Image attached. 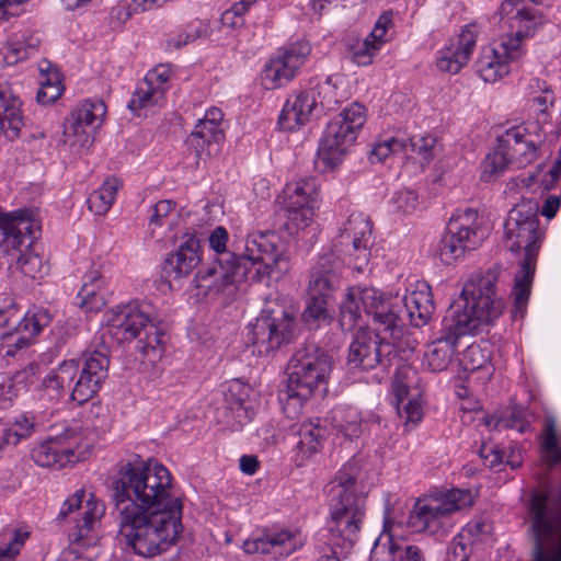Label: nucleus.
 Returning <instances> with one entry per match:
<instances>
[{"mask_svg": "<svg viewBox=\"0 0 561 561\" xmlns=\"http://www.w3.org/2000/svg\"><path fill=\"white\" fill-rule=\"evenodd\" d=\"M108 365L107 346L88 350L79 359L64 360L48 373L41 382V396L59 401L72 385L70 398L81 405L99 392L107 377Z\"/></svg>", "mask_w": 561, "mask_h": 561, "instance_id": "obj_5", "label": "nucleus"}, {"mask_svg": "<svg viewBox=\"0 0 561 561\" xmlns=\"http://www.w3.org/2000/svg\"><path fill=\"white\" fill-rule=\"evenodd\" d=\"M311 51L307 42H297L271 59L262 75L266 89H276L291 81Z\"/></svg>", "mask_w": 561, "mask_h": 561, "instance_id": "obj_21", "label": "nucleus"}, {"mask_svg": "<svg viewBox=\"0 0 561 561\" xmlns=\"http://www.w3.org/2000/svg\"><path fill=\"white\" fill-rule=\"evenodd\" d=\"M327 430L319 423L310 421L302 423L298 430L299 440L296 444L302 458H309L318 451L321 440L327 436Z\"/></svg>", "mask_w": 561, "mask_h": 561, "instance_id": "obj_37", "label": "nucleus"}, {"mask_svg": "<svg viewBox=\"0 0 561 561\" xmlns=\"http://www.w3.org/2000/svg\"><path fill=\"white\" fill-rule=\"evenodd\" d=\"M500 276L501 267L493 266L465 283L459 298L442 320V335L427 346L424 357L432 371H443L449 366L461 336L483 331L502 316L505 302L497 295Z\"/></svg>", "mask_w": 561, "mask_h": 561, "instance_id": "obj_2", "label": "nucleus"}, {"mask_svg": "<svg viewBox=\"0 0 561 561\" xmlns=\"http://www.w3.org/2000/svg\"><path fill=\"white\" fill-rule=\"evenodd\" d=\"M488 356L479 345H470L465 353V365L468 370L481 369L488 362Z\"/></svg>", "mask_w": 561, "mask_h": 561, "instance_id": "obj_62", "label": "nucleus"}, {"mask_svg": "<svg viewBox=\"0 0 561 561\" xmlns=\"http://www.w3.org/2000/svg\"><path fill=\"white\" fill-rule=\"evenodd\" d=\"M199 243L194 234L186 232L179 249L169 254L162 265V277L171 283L187 277L201 263Z\"/></svg>", "mask_w": 561, "mask_h": 561, "instance_id": "obj_23", "label": "nucleus"}, {"mask_svg": "<svg viewBox=\"0 0 561 561\" xmlns=\"http://www.w3.org/2000/svg\"><path fill=\"white\" fill-rule=\"evenodd\" d=\"M318 89L316 95L321 96V104L328 110H332L348 96L345 89V79L341 75L328 77L325 81L319 84Z\"/></svg>", "mask_w": 561, "mask_h": 561, "instance_id": "obj_38", "label": "nucleus"}, {"mask_svg": "<svg viewBox=\"0 0 561 561\" xmlns=\"http://www.w3.org/2000/svg\"><path fill=\"white\" fill-rule=\"evenodd\" d=\"M404 152L408 154V145L405 138L390 137L378 141L370 150L369 159L373 163L381 162L390 154Z\"/></svg>", "mask_w": 561, "mask_h": 561, "instance_id": "obj_45", "label": "nucleus"}, {"mask_svg": "<svg viewBox=\"0 0 561 561\" xmlns=\"http://www.w3.org/2000/svg\"><path fill=\"white\" fill-rule=\"evenodd\" d=\"M398 341L385 332L358 329L348 345L345 366L348 371L388 368L398 357Z\"/></svg>", "mask_w": 561, "mask_h": 561, "instance_id": "obj_12", "label": "nucleus"}, {"mask_svg": "<svg viewBox=\"0 0 561 561\" xmlns=\"http://www.w3.org/2000/svg\"><path fill=\"white\" fill-rule=\"evenodd\" d=\"M359 469L346 462L325 485L330 517L327 526L333 546L348 551L357 541L366 515V496L356 492Z\"/></svg>", "mask_w": 561, "mask_h": 561, "instance_id": "obj_3", "label": "nucleus"}, {"mask_svg": "<svg viewBox=\"0 0 561 561\" xmlns=\"http://www.w3.org/2000/svg\"><path fill=\"white\" fill-rule=\"evenodd\" d=\"M328 304L329 299L308 297L301 318L310 330L318 329L321 323L327 322L330 319Z\"/></svg>", "mask_w": 561, "mask_h": 561, "instance_id": "obj_43", "label": "nucleus"}, {"mask_svg": "<svg viewBox=\"0 0 561 561\" xmlns=\"http://www.w3.org/2000/svg\"><path fill=\"white\" fill-rule=\"evenodd\" d=\"M378 48L366 37L357 43L352 50V60L358 66H367L373 62V57Z\"/></svg>", "mask_w": 561, "mask_h": 561, "instance_id": "obj_57", "label": "nucleus"}, {"mask_svg": "<svg viewBox=\"0 0 561 561\" xmlns=\"http://www.w3.org/2000/svg\"><path fill=\"white\" fill-rule=\"evenodd\" d=\"M383 553H387L389 561H426L425 553L420 547L398 543L392 537H388L385 543H375L371 560L378 561Z\"/></svg>", "mask_w": 561, "mask_h": 561, "instance_id": "obj_35", "label": "nucleus"}, {"mask_svg": "<svg viewBox=\"0 0 561 561\" xmlns=\"http://www.w3.org/2000/svg\"><path fill=\"white\" fill-rule=\"evenodd\" d=\"M335 118L343 119L345 125L357 135V131L366 122V110L364 105L355 102L340 113Z\"/></svg>", "mask_w": 561, "mask_h": 561, "instance_id": "obj_53", "label": "nucleus"}, {"mask_svg": "<svg viewBox=\"0 0 561 561\" xmlns=\"http://www.w3.org/2000/svg\"><path fill=\"white\" fill-rule=\"evenodd\" d=\"M416 371L407 365L397 369L392 381V392L397 398V410L399 417L408 428H413L423 419V410L416 397L419 392L409 398L410 389L414 383Z\"/></svg>", "mask_w": 561, "mask_h": 561, "instance_id": "obj_22", "label": "nucleus"}, {"mask_svg": "<svg viewBox=\"0 0 561 561\" xmlns=\"http://www.w3.org/2000/svg\"><path fill=\"white\" fill-rule=\"evenodd\" d=\"M174 203L168 199H162L150 207L149 224L154 226H162L163 219L169 216L173 210Z\"/></svg>", "mask_w": 561, "mask_h": 561, "instance_id": "obj_63", "label": "nucleus"}, {"mask_svg": "<svg viewBox=\"0 0 561 561\" xmlns=\"http://www.w3.org/2000/svg\"><path fill=\"white\" fill-rule=\"evenodd\" d=\"M477 26L466 25L455 43L438 51L437 68L443 72L458 73L467 64L477 44Z\"/></svg>", "mask_w": 561, "mask_h": 561, "instance_id": "obj_24", "label": "nucleus"}, {"mask_svg": "<svg viewBox=\"0 0 561 561\" xmlns=\"http://www.w3.org/2000/svg\"><path fill=\"white\" fill-rule=\"evenodd\" d=\"M333 366L332 357L313 343L305 344L290 358L285 389V410L297 412L317 391L324 392Z\"/></svg>", "mask_w": 561, "mask_h": 561, "instance_id": "obj_6", "label": "nucleus"}, {"mask_svg": "<svg viewBox=\"0 0 561 561\" xmlns=\"http://www.w3.org/2000/svg\"><path fill=\"white\" fill-rule=\"evenodd\" d=\"M248 396V387L239 380H232L229 383L226 400L229 409L237 412L238 423L242 424V417L247 419V409L244 408V397Z\"/></svg>", "mask_w": 561, "mask_h": 561, "instance_id": "obj_47", "label": "nucleus"}, {"mask_svg": "<svg viewBox=\"0 0 561 561\" xmlns=\"http://www.w3.org/2000/svg\"><path fill=\"white\" fill-rule=\"evenodd\" d=\"M108 289L105 279L98 271L83 276V284L77 295L78 305L87 312H96L107 304Z\"/></svg>", "mask_w": 561, "mask_h": 561, "instance_id": "obj_32", "label": "nucleus"}, {"mask_svg": "<svg viewBox=\"0 0 561 561\" xmlns=\"http://www.w3.org/2000/svg\"><path fill=\"white\" fill-rule=\"evenodd\" d=\"M538 213L537 203L523 201L511 209L504 225L505 236L508 240H512L510 250L517 252L524 249L525 251L519 270L515 274L512 289L514 317L518 313L523 317L531 291L537 254L543 237V232L539 229Z\"/></svg>", "mask_w": 561, "mask_h": 561, "instance_id": "obj_4", "label": "nucleus"}, {"mask_svg": "<svg viewBox=\"0 0 561 561\" xmlns=\"http://www.w3.org/2000/svg\"><path fill=\"white\" fill-rule=\"evenodd\" d=\"M147 308V305L138 301L117 306L106 313V324L110 334L117 341H136V350L154 362L162 353L163 333Z\"/></svg>", "mask_w": 561, "mask_h": 561, "instance_id": "obj_7", "label": "nucleus"}, {"mask_svg": "<svg viewBox=\"0 0 561 561\" xmlns=\"http://www.w3.org/2000/svg\"><path fill=\"white\" fill-rule=\"evenodd\" d=\"M340 309L339 322L343 330L353 329L362 312H365L378 324L376 330L389 334L393 341H400L402 337L398 305L390 296L374 287L358 285L348 288Z\"/></svg>", "mask_w": 561, "mask_h": 561, "instance_id": "obj_8", "label": "nucleus"}, {"mask_svg": "<svg viewBox=\"0 0 561 561\" xmlns=\"http://www.w3.org/2000/svg\"><path fill=\"white\" fill-rule=\"evenodd\" d=\"M334 426L347 438H356L362 433V419L355 408H337L333 410Z\"/></svg>", "mask_w": 561, "mask_h": 561, "instance_id": "obj_40", "label": "nucleus"}, {"mask_svg": "<svg viewBox=\"0 0 561 561\" xmlns=\"http://www.w3.org/2000/svg\"><path fill=\"white\" fill-rule=\"evenodd\" d=\"M526 0H504L500 7L501 27L506 32L500 37L504 51L512 58L523 55L522 42L531 36L542 23L541 15L534 8H528ZM538 3V0H530Z\"/></svg>", "mask_w": 561, "mask_h": 561, "instance_id": "obj_15", "label": "nucleus"}, {"mask_svg": "<svg viewBox=\"0 0 561 561\" xmlns=\"http://www.w3.org/2000/svg\"><path fill=\"white\" fill-rule=\"evenodd\" d=\"M407 140L408 153L417 154L425 162H430L434 157V147L436 139L433 136H413Z\"/></svg>", "mask_w": 561, "mask_h": 561, "instance_id": "obj_50", "label": "nucleus"}, {"mask_svg": "<svg viewBox=\"0 0 561 561\" xmlns=\"http://www.w3.org/2000/svg\"><path fill=\"white\" fill-rule=\"evenodd\" d=\"M301 540L296 533L288 530L267 529L245 543L248 552L273 554L275 558L289 557L301 547Z\"/></svg>", "mask_w": 561, "mask_h": 561, "instance_id": "obj_27", "label": "nucleus"}, {"mask_svg": "<svg viewBox=\"0 0 561 561\" xmlns=\"http://www.w3.org/2000/svg\"><path fill=\"white\" fill-rule=\"evenodd\" d=\"M469 489H450L419 500L409 514L408 527L413 533L444 536L453 528L451 515L473 505Z\"/></svg>", "mask_w": 561, "mask_h": 561, "instance_id": "obj_10", "label": "nucleus"}, {"mask_svg": "<svg viewBox=\"0 0 561 561\" xmlns=\"http://www.w3.org/2000/svg\"><path fill=\"white\" fill-rule=\"evenodd\" d=\"M38 39L34 43H23L21 41L9 42L0 49V60L7 66H14L36 51Z\"/></svg>", "mask_w": 561, "mask_h": 561, "instance_id": "obj_44", "label": "nucleus"}, {"mask_svg": "<svg viewBox=\"0 0 561 561\" xmlns=\"http://www.w3.org/2000/svg\"><path fill=\"white\" fill-rule=\"evenodd\" d=\"M319 196V183L316 178L307 176L288 183L284 190L285 207L314 206Z\"/></svg>", "mask_w": 561, "mask_h": 561, "instance_id": "obj_34", "label": "nucleus"}, {"mask_svg": "<svg viewBox=\"0 0 561 561\" xmlns=\"http://www.w3.org/2000/svg\"><path fill=\"white\" fill-rule=\"evenodd\" d=\"M168 0H122L112 11L113 15L121 22H125L138 11L150 10L162 5Z\"/></svg>", "mask_w": 561, "mask_h": 561, "instance_id": "obj_46", "label": "nucleus"}, {"mask_svg": "<svg viewBox=\"0 0 561 561\" xmlns=\"http://www.w3.org/2000/svg\"><path fill=\"white\" fill-rule=\"evenodd\" d=\"M219 142L218 140H210V138L203 134L196 133H191L186 139V145L194 149L197 159L210 157L218 150Z\"/></svg>", "mask_w": 561, "mask_h": 561, "instance_id": "obj_52", "label": "nucleus"}, {"mask_svg": "<svg viewBox=\"0 0 561 561\" xmlns=\"http://www.w3.org/2000/svg\"><path fill=\"white\" fill-rule=\"evenodd\" d=\"M501 423L504 427L516 430L519 433H525L529 428L526 409L517 405L511 409L508 415Z\"/></svg>", "mask_w": 561, "mask_h": 561, "instance_id": "obj_56", "label": "nucleus"}, {"mask_svg": "<svg viewBox=\"0 0 561 561\" xmlns=\"http://www.w3.org/2000/svg\"><path fill=\"white\" fill-rule=\"evenodd\" d=\"M390 204L394 211L407 214L416 208L419 198L414 191L402 190L392 195Z\"/></svg>", "mask_w": 561, "mask_h": 561, "instance_id": "obj_54", "label": "nucleus"}, {"mask_svg": "<svg viewBox=\"0 0 561 561\" xmlns=\"http://www.w3.org/2000/svg\"><path fill=\"white\" fill-rule=\"evenodd\" d=\"M88 454L78 430L66 428L64 433L34 447L32 458L41 467L61 469L69 463L84 460Z\"/></svg>", "mask_w": 561, "mask_h": 561, "instance_id": "obj_18", "label": "nucleus"}, {"mask_svg": "<svg viewBox=\"0 0 561 561\" xmlns=\"http://www.w3.org/2000/svg\"><path fill=\"white\" fill-rule=\"evenodd\" d=\"M41 376V366L37 363H30L24 368L15 371L10 378L11 383L19 391L27 390L31 386L36 383Z\"/></svg>", "mask_w": 561, "mask_h": 561, "instance_id": "obj_51", "label": "nucleus"}, {"mask_svg": "<svg viewBox=\"0 0 561 561\" xmlns=\"http://www.w3.org/2000/svg\"><path fill=\"white\" fill-rule=\"evenodd\" d=\"M104 513V503L83 489L77 490L61 505L57 519L73 524L68 534L69 553L75 554L77 561H92L96 558L98 547L91 543L90 534Z\"/></svg>", "mask_w": 561, "mask_h": 561, "instance_id": "obj_9", "label": "nucleus"}, {"mask_svg": "<svg viewBox=\"0 0 561 561\" xmlns=\"http://www.w3.org/2000/svg\"><path fill=\"white\" fill-rule=\"evenodd\" d=\"M482 238L478 211L472 208L457 210L451 215L437 245L440 261L446 265L455 263L467 251L474 250Z\"/></svg>", "mask_w": 561, "mask_h": 561, "instance_id": "obj_14", "label": "nucleus"}, {"mask_svg": "<svg viewBox=\"0 0 561 561\" xmlns=\"http://www.w3.org/2000/svg\"><path fill=\"white\" fill-rule=\"evenodd\" d=\"M341 261L334 253L322 255L312 268L308 283V297L330 299L340 284Z\"/></svg>", "mask_w": 561, "mask_h": 561, "instance_id": "obj_25", "label": "nucleus"}, {"mask_svg": "<svg viewBox=\"0 0 561 561\" xmlns=\"http://www.w3.org/2000/svg\"><path fill=\"white\" fill-rule=\"evenodd\" d=\"M539 451L541 461L548 468L561 463V447L553 422L547 423L540 435Z\"/></svg>", "mask_w": 561, "mask_h": 561, "instance_id": "obj_39", "label": "nucleus"}, {"mask_svg": "<svg viewBox=\"0 0 561 561\" xmlns=\"http://www.w3.org/2000/svg\"><path fill=\"white\" fill-rule=\"evenodd\" d=\"M356 137L357 135L345 125L343 119H331L320 139L317 168L325 172L339 165Z\"/></svg>", "mask_w": 561, "mask_h": 561, "instance_id": "obj_20", "label": "nucleus"}, {"mask_svg": "<svg viewBox=\"0 0 561 561\" xmlns=\"http://www.w3.org/2000/svg\"><path fill=\"white\" fill-rule=\"evenodd\" d=\"M294 327L293 310L284 306L266 308L250 327L248 341L257 348L259 355H267L290 342Z\"/></svg>", "mask_w": 561, "mask_h": 561, "instance_id": "obj_16", "label": "nucleus"}, {"mask_svg": "<svg viewBox=\"0 0 561 561\" xmlns=\"http://www.w3.org/2000/svg\"><path fill=\"white\" fill-rule=\"evenodd\" d=\"M479 456L488 468H495L503 463L504 453L494 446L482 445L479 449Z\"/></svg>", "mask_w": 561, "mask_h": 561, "instance_id": "obj_64", "label": "nucleus"}, {"mask_svg": "<svg viewBox=\"0 0 561 561\" xmlns=\"http://www.w3.org/2000/svg\"><path fill=\"white\" fill-rule=\"evenodd\" d=\"M51 321L53 313L47 308L35 307L21 320L16 319L12 309L0 310V355L13 357L28 347Z\"/></svg>", "mask_w": 561, "mask_h": 561, "instance_id": "obj_13", "label": "nucleus"}, {"mask_svg": "<svg viewBox=\"0 0 561 561\" xmlns=\"http://www.w3.org/2000/svg\"><path fill=\"white\" fill-rule=\"evenodd\" d=\"M287 215V229L288 230H304L311 222L314 215V206L302 207H285Z\"/></svg>", "mask_w": 561, "mask_h": 561, "instance_id": "obj_49", "label": "nucleus"}, {"mask_svg": "<svg viewBox=\"0 0 561 561\" xmlns=\"http://www.w3.org/2000/svg\"><path fill=\"white\" fill-rule=\"evenodd\" d=\"M391 24H392L391 13L385 12L378 18L373 31L367 36V37H369V41H371V43L378 49L380 48V46L383 43H386L388 41L387 32Z\"/></svg>", "mask_w": 561, "mask_h": 561, "instance_id": "obj_58", "label": "nucleus"}, {"mask_svg": "<svg viewBox=\"0 0 561 561\" xmlns=\"http://www.w3.org/2000/svg\"><path fill=\"white\" fill-rule=\"evenodd\" d=\"M163 96L164 94L161 93V90L152 87L149 82L142 79L138 82L135 91L133 92L127 107L134 113H137L142 108L158 105Z\"/></svg>", "mask_w": 561, "mask_h": 561, "instance_id": "obj_41", "label": "nucleus"}, {"mask_svg": "<svg viewBox=\"0 0 561 561\" xmlns=\"http://www.w3.org/2000/svg\"><path fill=\"white\" fill-rule=\"evenodd\" d=\"M238 260L247 262L251 282L279 279L289 270L288 259L284 255L280 238L272 231L254 232L248 236L243 254Z\"/></svg>", "mask_w": 561, "mask_h": 561, "instance_id": "obj_11", "label": "nucleus"}, {"mask_svg": "<svg viewBox=\"0 0 561 561\" xmlns=\"http://www.w3.org/2000/svg\"><path fill=\"white\" fill-rule=\"evenodd\" d=\"M21 101L8 82H0V135L18 138L23 126Z\"/></svg>", "mask_w": 561, "mask_h": 561, "instance_id": "obj_29", "label": "nucleus"}, {"mask_svg": "<svg viewBox=\"0 0 561 561\" xmlns=\"http://www.w3.org/2000/svg\"><path fill=\"white\" fill-rule=\"evenodd\" d=\"M402 302L411 323L416 328L426 325L435 311L431 287L426 283L419 284L415 290L405 294Z\"/></svg>", "mask_w": 561, "mask_h": 561, "instance_id": "obj_31", "label": "nucleus"}, {"mask_svg": "<svg viewBox=\"0 0 561 561\" xmlns=\"http://www.w3.org/2000/svg\"><path fill=\"white\" fill-rule=\"evenodd\" d=\"M502 147L506 148L513 160V165L520 169L533 163L538 158V149L527 128L523 125L513 126L497 136Z\"/></svg>", "mask_w": 561, "mask_h": 561, "instance_id": "obj_28", "label": "nucleus"}, {"mask_svg": "<svg viewBox=\"0 0 561 561\" xmlns=\"http://www.w3.org/2000/svg\"><path fill=\"white\" fill-rule=\"evenodd\" d=\"M112 490L118 539L125 549L152 558L176 543L183 530V503L162 463L137 456L121 466Z\"/></svg>", "mask_w": 561, "mask_h": 561, "instance_id": "obj_1", "label": "nucleus"}, {"mask_svg": "<svg viewBox=\"0 0 561 561\" xmlns=\"http://www.w3.org/2000/svg\"><path fill=\"white\" fill-rule=\"evenodd\" d=\"M30 536L25 528H15L9 534L8 542L0 548V561H11L21 550Z\"/></svg>", "mask_w": 561, "mask_h": 561, "instance_id": "obj_48", "label": "nucleus"}, {"mask_svg": "<svg viewBox=\"0 0 561 561\" xmlns=\"http://www.w3.org/2000/svg\"><path fill=\"white\" fill-rule=\"evenodd\" d=\"M471 547L468 543V538L461 533L457 535L448 546L447 561H468Z\"/></svg>", "mask_w": 561, "mask_h": 561, "instance_id": "obj_55", "label": "nucleus"}, {"mask_svg": "<svg viewBox=\"0 0 561 561\" xmlns=\"http://www.w3.org/2000/svg\"><path fill=\"white\" fill-rule=\"evenodd\" d=\"M121 182L118 179L112 176L106 179L103 184L93 191L88 197V207L95 215H105L112 207Z\"/></svg>", "mask_w": 561, "mask_h": 561, "instance_id": "obj_36", "label": "nucleus"}, {"mask_svg": "<svg viewBox=\"0 0 561 561\" xmlns=\"http://www.w3.org/2000/svg\"><path fill=\"white\" fill-rule=\"evenodd\" d=\"M510 164H513V160L506 148H503L501 141L497 140L494 151L488 153L483 161L482 179L490 181L492 178L499 176Z\"/></svg>", "mask_w": 561, "mask_h": 561, "instance_id": "obj_42", "label": "nucleus"}, {"mask_svg": "<svg viewBox=\"0 0 561 561\" xmlns=\"http://www.w3.org/2000/svg\"><path fill=\"white\" fill-rule=\"evenodd\" d=\"M171 77V69L168 65H158L152 70L148 71L145 76V80L152 87L161 90V93H165L168 89V82Z\"/></svg>", "mask_w": 561, "mask_h": 561, "instance_id": "obj_59", "label": "nucleus"}, {"mask_svg": "<svg viewBox=\"0 0 561 561\" xmlns=\"http://www.w3.org/2000/svg\"><path fill=\"white\" fill-rule=\"evenodd\" d=\"M317 106L314 90H305L291 94L285 102L278 116V127L284 131H294L309 123Z\"/></svg>", "mask_w": 561, "mask_h": 561, "instance_id": "obj_26", "label": "nucleus"}, {"mask_svg": "<svg viewBox=\"0 0 561 561\" xmlns=\"http://www.w3.org/2000/svg\"><path fill=\"white\" fill-rule=\"evenodd\" d=\"M504 51L502 41L492 47H484L476 62L477 72L485 82H495L510 71L508 62L518 60Z\"/></svg>", "mask_w": 561, "mask_h": 561, "instance_id": "obj_30", "label": "nucleus"}, {"mask_svg": "<svg viewBox=\"0 0 561 561\" xmlns=\"http://www.w3.org/2000/svg\"><path fill=\"white\" fill-rule=\"evenodd\" d=\"M62 89L59 76H55L54 83L42 84L37 91L36 100L41 104H50L61 95Z\"/></svg>", "mask_w": 561, "mask_h": 561, "instance_id": "obj_60", "label": "nucleus"}, {"mask_svg": "<svg viewBox=\"0 0 561 561\" xmlns=\"http://www.w3.org/2000/svg\"><path fill=\"white\" fill-rule=\"evenodd\" d=\"M247 264L238 260V254L225 253L222 257L214 259L211 264L196 273V287L208 294L222 295L227 300L233 299L238 285L245 280L251 282Z\"/></svg>", "mask_w": 561, "mask_h": 561, "instance_id": "obj_17", "label": "nucleus"}, {"mask_svg": "<svg viewBox=\"0 0 561 561\" xmlns=\"http://www.w3.org/2000/svg\"><path fill=\"white\" fill-rule=\"evenodd\" d=\"M106 114V106L103 101L87 100L77 105L71 112L70 118L65 126V142L70 141L71 146L88 148L92 144L91 131L101 126Z\"/></svg>", "mask_w": 561, "mask_h": 561, "instance_id": "obj_19", "label": "nucleus"}, {"mask_svg": "<svg viewBox=\"0 0 561 561\" xmlns=\"http://www.w3.org/2000/svg\"><path fill=\"white\" fill-rule=\"evenodd\" d=\"M348 238H352V245L355 252V261L358 268L367 264L369 260L368 242L371 234V222L363 214H352L344 227Z\"/></svg>", "mask_w": 561, "mask_h": 561, "instance_id": "obj_33", "label": "nucleus"}, {"mask_svg": "<svg viewBox=\"0 0 561 561\" xmlns=\"http://www.w3.org/2000/svg\"><path fill=\"white\" fill-rule=\"evenodd\" d=\"M228 231L226 228L218 226L216 227L209 234L208 241L209 247L216 253L215 259H220L225 253H231L227 251V242H228Z\"/></svg>", "mask_w": 561, "mask_h": 561, "instance_id": "obj_61", "label": "nucleus"}]
</instances>
